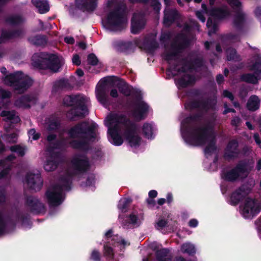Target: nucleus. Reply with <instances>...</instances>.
I'll return each instance as SVG.
<instances>
[{
	"mask_svg": "<svg viewBox=\"0 0 261 261\" xmlns=\"http://www.w3.org/2000/svg\"><path fill=\"white\" fill-rule=\"evenodd\" d=\"M97 124L92 123L90 125L86 121L79 122L72 126L68 132L71 140L69 144L76 150L87 152L90 149V142L95 141L96 135L95 129Z\"/></svg>",
	"mask_w": 261,
	"mask_h": 261,
	"instance_id": "nucleus-1",
	"label": "nucleus"
},
{
	"mask_svg": "<svg viewBox=\"0 0 261 261\" xmlns=\"http://www.w3.org/2000/svg\"><path fill=\"white\" fill-rule=\"evenodd\" d=\"M201 118L202 115L200 113H195L187 117L182 121V136L187 143H204L207 131L212 130V127L210 125L196 126L192 124L193 122L200 120Z\"/></svg>",
	"mask_w": 261,
	"mask_h": 261,
	"instance_id": "nucleus-2",
	"label": "nucleus"
},
{
	"mask_svg": "<svg viewBox=\"0 0 261 261\" xmlns=\"http://www.w3.org/2000/svg\"><path fill=\"white\" fill-rule=\"evenodd\" d=\"M108 119L110 123H121L122 135L130 147L137 148L140 146L141 138L137 133V127L135 122L131 121L125 115L118 113L109 115Z\"/></svg>",
	"mask_w": 261,
	"mask_h": 261,
	"instance_id": "nucleus-3",
	"label": "nucleus"
},
{
	"mask_svg": "<svg viewBox=\"0 0 261 261\" xmlns=\"http://www.w3.org/2000/svg\"><path fill=\"white\" fill-rule=\"evenodd\" d=\"M71 166L72 171H67L59 179L60 181L63 183L64 186L68 191L71 189L73 178L77 175L87 172L90 169V165L87 156L77 155L71 160Z\"/></svg>",
	"mask_w": 261,
	"mask_h": 261,
	"instance_id": "nucleus-4",
	"label": "nucleus"
},
{
	"mask_svg": "<svg viewBox=\"0 0 261 261\" xmlns=\"http://www.w3.org/2000/svg\"><path fill=\"white\" fill-rule=\"evenodd\" d=\"M64 106L71 107L66 113V117L70 121L76 118H84L88 112L85 99L79 94L67 95L63 99Z\"/></svg>",
	"mask_w": 261,
	"mask_h": 261,
	"instance_id": "nucleus-5",
	"label": "nucleus"
},
{
	"mask_svg": "<svg viewBox=\"0 0 261 261\" xmlns=\"http://www.w3.org/2000/svg\"><path fill=\"white\" fill-rule=\"evenodd\" d=\"M21 71L10 73L6 75L4 79L6 85L13 88L15 92L18 94L24 93L32 85L30 79L24 78Z\"/></svg>",
	"mask_w": 261,
	"mask_h": 261,
	"instance_id": "nucleus-6",
	"label": "nucleus"
},
{
	"mask_svg": "<svg viewBox=\"0 0 261 261\" xmlns=\"http://www.w3.org/2000/svg\"><path fill=\"white\" fill-rule=\"evenodd\" d=\"M135 100L128 99L126 101V105L129 108H134L132 111L133 116L138 120L144 119L148 114L149 110V106L143 100L142 93L138 91H135Z\"/></svg>",
	"mask_w": 261,
	"mask_h": 261,
	"instance_id": "nucleus-7",
	"label": "nucleus"
},
{
	"mask_svg": "<svg viewBox=\"0 0 261 261\" xmlns=\"http://www.w3.org/2000/svg\"><path fill=\"white\" fill-rule=\"evenodd\" d=\"M126 6L118 4L115 9L110 12L107 17V23L117 30H122L126 21L125 11Z\"/></svg>",
	"mask_w": 261,
	"mask_h": 261,
	"instance_id": "nucleus-8",
	"label": "nucleus"
},
{
	"mask_svg": "<svg viewBox=\"0 0 261 261\" xmlns=\"http://www.w3.org/2000/svg\"><path fill=\"white\" fill-rule=\"evenodd\" d=\"M62 185L56 184L50 188L48 189L45 193L48 205L50 207H54L61 205L64 200L63 196V190L67 191L64 186L63 183ZM67 191H68L67 190Z\"/></svg>",
	"mask_w": 261,
	"mask_h": 261,
	"instance_id": "nucleus-9",
	"label": "nucleus"
},
{
	"mask_svg": "<svg viewBox=\"0 0 261 261\" xmlns=\"http://www.w3.org/2000/svg\"><path fill=\"white\" fill-rule=\"evenodd\" d=\"M248 163L246 160H240L234 167L229 170L223 171L222 178L226 181L234 182L241 174L247 172Z\"/></svg>",
	"mask_w": 261,
	"mask_h": 261,
	"instance_id": "nucleus-10",
	"label": "nucleus"
},
{
	"mask_svg": "<svg viewBox=\"0 0 261 261\" xmlns=\"http://www.w3.org/2000/svg\"><path fill=\"white\" fill-rule=\"evenodd\" d=\"M149 248L154 252L156 261H172L173 255L171 249L163 248L157 242L151 243Z\"/></svg>",
	"mask_w": 261,
	"mask_h": 261,
	"instance_id": "nucleus-11",
	"label": "nucleus"
},
{
	"mask_svg": "<svg viewBox=\"0 0 261 261\" xmlns=\"http://www.w3.org/2000/svg\"><path fill=\"white\" fill-rule=\"evenodd\" d=\"M217 100L215 98H208L204 99H194L190 101L188 105L190 109H199L205 112L216 109Z\"/></svg>",
	"mask_w": 261,
	"mask_h": 261,
	"instance_id": "nucleus-12",
	"label": "nucleus"
},
{
	"mask_svg": "<svg viewBox=\"0 0 261 261\" xmlns=\"http://www.w3.org/2000/svg\"><path fill=\"white\" fill-rule=\"evenodd\" d=\"M119 81L117 84V87L119 91L125 96H129L130 95L135 98V95L133 94L135 91H138L140 93L141 91L137 89H134L133 87H129L127 83L123 80L115 76H108L103 79L105 84H107L109 82L114 83L115 80Z\"/></svg>",
	"mask_w": 261,
	"mask_h": 261,
	"instance_id": "nucleus-13",
	"label": "nucleus"
},
{
	"mask_svg": "<svg viewBox=\"0 0 261 261\" xmlns=\"http://www.w3.org/2000/svg\"><path fill=\"white\" fill-rule=\"evenodd\" d=\"M261 210V207L255 199L247 198L245 199L243 209V215L245 218H252L257 215Z\"/></svg>",
	"mask_w": 261,
	"mask_h": 261,
	"instance_id": "nucleus-14",
	"label": "nucleus"
},
{
	"mask_svg": "<svg viewBox=\"0 0 261 261\" xmlns=\"http://www.w3.org/2000/svg\"><path fill=\"white\" fill-rule=\"evenodd\" d=\"M25 205L29 209L30 212L33 214H43L46 211L44 204L37 197L31 195L27 196L25 197Z\"/></svg>",
	"mask_w": 261,
	"mask_h": 261,
	"instance_id": "nucleus-15",
	"label": "nucleus"
},
{
	"mask_svg": "<svg viewBox=\"0 0 261 261\" xmlns=\"http://www.w3.org/2000/svg\"><path fill=\"white\" fill-rule=\"evenodd\" d=\"M107 120L108 119L107 118ZM107 126L108 127V133L110 135L113 141V144L116 146H120L122 144L123 140L120 134L121 131V123L118 122H113L110 123V121L108 120Z\"/></svg>",
	"mask_w": 261,
	"mask_h": 261,
	"instance_id": "nucleus-16",
	"label": "nucleus"
},
{
	"mask_svg": "<svg viewBox=\"0 0 261 261\" xmlns=\"http://www.w3.org/2000/svg\"><path fill=\"white\" fill-rule=\"evenodd\" d=\"M241 153L239 142L236 139L230 140L224 150V157L227 160L237 159Z\"/></svg>",
	"mask_w": 261,
	"mask_h": 261,
	"instance_id": "nucleus-17",
	"label": "nucleus"
},
{
	"mask_svg": "<svg viewBox=\"0 0 261 261\" xmlns=\"http://www.w3.org/2000/svg\"><path fill=\"white\" fill-rule=\"evenodd\" d=\"M26 184L28 188L35 192L39 191L43 186V179L40 174L28 173L25 176Z\"/></svg>",
	"mask_w": 261,
	"mask_h": 261,
	"instance_id": "nucleus-18",
	"label": "nucleus"
},
{
	"mask_svg": "<svg viewBox=\"0 0 261 261\" xmlns=\"http://www.w3.org/2000/svg\"><path fill=\"white\" fill-rule=\"evenodd\" d=\"M208 142L207 145L205 146L204 151L205 154H211L213 152L217 149L216 146V137L213 132V128L212 127V130H210L207 131V135L205 141L204 143L197 144H189V145L198 146H203Z\"/></svg>",
	"mask_w": 261,
	"mask_h": 261,
	"instance_id": "nucleus-19",
	"label": "nucleus"
},
{
	"mask_svg": "<svg viewBox=\"0 0 261 261\" xmlns=\"http://www.w3.org/2000/svg\"><path fill=\"white\" fill-rule=\"evenodd\" d=\"M249 192V190L247 186L241 185L231 193L230 197L231 204L232 205L238 204Z\"/></svg>",
	"mask_w": 261,
	"mask_h": 261,
	"instance_id": "nucleus-20",
	"label": "nucleus"
},
{
	"mask_svg": "<svg viewBox=\"0 0 261 261\" xmlns=\"http://www.w3.org/2000/svg\"><path fill=\"white\" fill-rule=\"evenodd\" d=\"M177 39H180L181 41L177 43L176 40H175L171 44V48L172 53L176 54V56L178 57L179 54L181 53L182 51L188 47L189 45V41L183 34H179L176 36Z\"/></svg>",
	"mask_w": 261,
	"mask_h": 261,
	"instance_id": "nucleus-21",
	"label": "nucleus"
},
{
	"mask_svg": "<svg viewBox=\"0 0 261 261\" xmlns=\"http://www.w3.org/2000/svg\"><path fill=\"white\" fill-rule=\"evenodd\" d=\"M180 18V14L175 8H165L164 10L163 23L170 26Z\"/></svg>",
	"mask_w": 261,
	"mask_h": 261,
	"instance_id": "nucleus-22",
	"label": "nucleus"
},
{
	"mask_svg": "<svg viewBox=\"0 0 261 261\" xmlns=\"http://www.w3.org/2000/svg\"><path fill=\"white\" fill-rule=\"evenodd\" d=\"M37 99L32 95L24 94L17 99L14 102L15 106L19 108L30 109L32 105L37 103Z\"/></svg>",
	"mask_w": 261,
	"mask_h": 261,
	"instance_id": "nucleus-23",
	"label": "nucleus"
},
{
	"mask_svg": "<svg viewBox=\"0 0 261 261\" xmlns=\"http://www.w3.org/2000/svg\"><path fill=\"white\" fill-rule=\"evenodd\" d=\"M145 21L143 16L134 13L131 19V33L138 34L140 31L144 29Z\"/></svg>",
	"mask_w": 261,
	"mask_h": 261,
	"instance_id": "nucleus-24",
	"label": "nucleus"
},
{
	"mask_svg": "<svg viewBox=\"0 0 261 261\" xmlns=\"http://www.w3.org/2000/svg\"><path fill=\"white\" fill-rule=\"evenodd\" d=\"M22 30L21 29L11 31L3 29L0 36V44L5 43L10 39L18 38L22 35Z\"/></svg>",
	"mask_w": 261,
	"mask_h": 261,
	"instance_id": "nucleus-25",
	"label": "nucleus"
},
{
	"mask_svg": "<svg viewBox=\"0 0 261 261\" xmlns=\"http://www.w3.org/2000/svg\"><path fill=\"white\" fill-rule=\"evenodd\" d=\"M48 69L53 72H58L62 66V59L55 54L48 57Z\"/></svg>",
	"mask_w": 261,
	"mask_h": 261,
	"instance_id": "nucleus-26",
	"label": "nucleus"
},
{
	"mask_svg": "<svg viewBox=\"0 0 261 261\" xmlns=\"http://www.w3.org/2000/svg\"><path fill=\"white\" fill-rule=\"evenodd\" d=\"M28 40L31 44L36 47H44L47 44L48 38L45 35L37 34L29 37Z\"/></svg>",
	"mask_w": 261,
	"mask_h": 261,
	"instance_id": "nucleus-27",
	"label": "nucleus"
},
{
	"mask_svg": "<svg viewBox=\"0 0 261 261\" xmlns=\"http://www.w3.org/2000/svg\"><path fill=\"white\" fill-rule=\"evenodd\" d=\"M57 155L56 153L52 154L47 158L44 164V169L45 171L51 172L57 168L59 165V161Z\"/></svg>",
	"mask_w": 261,
	"mask_h": 261,
	"instance_id": "nucleus-28",
	"label": "nucleus"
},
{
	"mask_svg": "<svg viewBox=\"0 0 261 261\" xmlns=\"http://www.w3.org/2000/svg\"><path fill=\"white\" fill-rule=\"evenodd\" d=\"M96 93L97 98L101 103L105 105L108 102V90L105 85H101L97 88Z\"/></svg>",
	"mask_w": 261,
	"mask_h": 261,
	"instance_id": "nucleus-29",
	"label": "nucleus"
},
{
	"mask_svg": "<svg viewBox=\"0 0 261 261\" xmlns=\"http://www.w3.org/2000/svg\"><path fill=\"white\" fill-rule=\"evenodd\" d=\"M245 22V14L242 12H238L233 21V27L239 31L243 30Z\"/></svg>",
	"mask_w": 261,
	"mask_h": 261,
	"instance_id": "nucleus-30",
	"label": "nucleus"
},
{
	"mask_svg": "<svg viewBox=\"0 0 261 261\" xmlns=\"http://www.w3.org/2000/svg\"><path fill=\"white\" fill-rule=\"evenodd\" d=\"M31 2L39 13L44 14L49 11V6L46 0H32Z\"/></svg>",
	"mask_w": 261,
	"mask_h": 261,
	"instance_id": "nucleus-31",
	"label": "nucleus"
},
{
	"mask_svg": "<svg viewBox=\"0 0 261 261\" xmlns=\"http://www.w3.org/2000/svg\"><path fill=\"white\" fill-rule=\"evenodd\" d=\"M196 80L194 75L185 74L182 76L177 81L178 85L182 88H185L190 85L194 84Z\"/></svg>",
	"mask_w": 261,
	"mask_h": 261,
	"instance_id": "nucleus-32",
	"label": "nucleus"
},
{
	"mask_svg": "<svg viewBox=\"0 0 261 261\" xmlns=\"http://www.w3.org/2000/svg\"><path fill=\"white\" fill-rule=\"evenodd\" d=\"M240 79L241 82L255 85L258 83L260 77L253 72V73H243L240 75Z\"/></svg>",
	"mask_w": 261,
	"mask_h": 261,
	"instance_id": "nucleus-33",
	"label": "nucleus"
},
{
	"mask_svg": "<svg viewBox=\"0 0 261 261\" xmlns=\"http://www.w3.org/2000/svg\"><path fill=\"white\" fill-rule=\"evenodd\" d=\"M209 14L216 19H221L228 16L229 12L221 8H214L210 11Z\"/></svg>",
	"mask_w": 261,
	"mask_h": 261,
	"instance_id": "nucleus-34",
	"label": "nucleus"
},
{
	"mask_svg": "<svg viewBox=\"0 0 261 261\" xmlns=\"http://www.w3.org/2000/svg\"><path fill=\"white\" fill-rule=\"evenodd\" d=\"M1 116L6 117V121H10L12 123L16 124L21 120L18 116L16 115L14 111H3L1 113Z\"/></svg>",
	"mask_w": 261,
	"mask_h": 261,
	"instance_id": "nucleus-35",
	"label": "nucleus"
},
{
	"mask_svg": "<svg viewBox=\"0 0 261 261\" xmlns=\"http://www.w3.org/2000/svg\"><path fill=\"white\" fill-rule=\"evenodd\" d=\"M260 106V99L256 95H252L250 97L247 102L246 107L247 109L252 112L258 110Z\"/></svg>",
	"mask_w": 261,
	"mask_h": 261,
	"instance_id": "nucleus-36",
	"label": "nucleus"
},
{
	"mask_svg": "<svg viewBox=\"0 0 261 261\" xmlns=\"http://www.w3.org/2000/svg\"><path fill=\"white\" fill-rule=\"evenodd\" d=\"M48 58H43L40 57L33 59V65L40 69H48Z\"/></svg>",
	"mask_w": 261,
	"mask_h": 261,
	"instance_id": "nucleus-37",
	"label": "nucleus"
},
{
	"mask_svg": "<svg viewBox=\"0 0 261 261\" xmlns=\"http://www.w3.org/2000/svg\"><path fill=\"white\" fill-rule=\"evenodd\" d=\"M72 86L68 79H62L56 81L53 86V89L55 91L63 89H71Z\"/></svg>",
	"mask_w": 261,
	"mask_h": 261,
	"instance_id": "nucleus-38",
	"label": "nucleus"
},
{
	"mask_svg": "<svg viewBox=\"0 0 261 261\" xmlns=\"http://www.w3.org/2000/svg\"><path fill=\"white\" fill-rule=\"evenodd\" d=\"M226 53L227 60L228 61L239 62L241 60V56L238 54L237 50L233 47L227 48Z\"/></svg>",
	"mask_w": 261,
	"mask_h": 261,
	"instance_id": "nucleus-39",
	"label": "nucleus"
},
{
	"mask_svg": "<svg viewBox=\"0 0 261 261\" xmlns=\"http://www.w3.org/2000/svg\"><path fill=\"white\" fill-rule=\"evenodd\" d=\"M102 254L107 259L112 260L114 259L115 256L114 250L112 246H110L109 242L104 243Z\"/></svg>",
	"mask_w": 261,
	"mask_h": 261,
	"instance_id": "nucleus-40",
	"label": "nucleus"
},
{
	"mask_svg": "<svg viewBox=\"0 0 261 261\" xmlns=\"http://www.w3.org/2000/svg\"><path fill=\"white\" fill-rule=\"evenodd\" d=\"M87 1L88 0L81 1V4L82 7L88 12L94 11L97 6V0H89V2H88Z\"/></svg>",
	"mask_w": 261,
	"mask_h": 261,
	"instance_id": "nucleus-41",
	"label": "nucleus"
},
{
	"mask_svg": "<svg viewBox=\"0 0 261 261\" xmlns=\"http://www.w3.org/2000/svg\"><path fill=\"white\" fill-rule=\"evenodd\" d=\"M106 242H109L110 246L114 247L118 246L121 245L124 246L127 243L125 240L119 236L118 234L114 235L110 241H106Z\"/></svg>",
	"mask_w": 261,
	"mask_h": 261,
	"instance_id": "nucleus-42",
	"label": "nucleus"
},
{
	"mask_svg": "<svg viewBox=\"0 0 261 261\" xmlns=\"http://www.w3.org/2000/svg\"><path fill=\"white\" fill-rule=\"evenodd\" d=\"M118 46L120 51L127 53L133 50L135 48V45L131 41L121 42L118 43Z\"/></svg>",
	"mask_w": 261,
	"mask_h": 261,
	"instance_id": "nucleus-43",
	"label": "nucleus"
},
{
	"mask_svg": "<svg viewBox=\"0 0 261 261\" xmlns=\"http://www.w3.org/2000/svg\"><path fill=\"white\" fill-rule=\"evenodd\" d=\"M142 132L146 138H152L153 135V126L152 124L147 122L144 123L142 126Z\"/></svg>",
	"mask_w": 261,
	"mask_h": 261,
	"instance_id": "nucleus-44",
	"label": "nucleus"
},
{
	"mask_svg": "<svg viewBox=\"0 0 261 261\" xmlns=\"http://www.w3.org/2000/svg\"><path fill=\"white\" fill-rule=\"evenodd\" d=\"M189 70L195 69L196 68H201L203 66L204 61L202 58H196L192 61H188Z\"/></svg>",
	"mask_w": 261,
	"mask_h": 261,
	"instance_id": "nucleus-45",
	"label": "nucleus"
},
{
	"mask_svg": "<svg viewBox=\"0 0 261 261\" xmlns=\"http://www.w3.org/2000/svg\"><path fill=\"white\" fill-rule=\"evenodd\" d=\"M6 23L12 25H17L23 22L21 16L19 15L10 16L5 19Z\"/></svg>",
	"mask_w": 261,
	"mask_h": 261,
	"instance_id": "nucleus-46",
	"label": "nucleus"
},
{
	"mask_svg": "<svg viewBox=\"0 0 261 261\" xmlns=\"http://www.w3.org/2000/svg\"><path fill=\"white\" fill-rule=\"evenodd\" d=\"M181 250L184 253L190 255H194L196 252L195 246L190 243H185L181 246Z\"/></svg>",
	"mask_w": 261,
	"mask_h": 261,
	"instance_id": "nucleus-47",
	"label": "nucleus"
},
{
	"mask_svg": "<svg viewBox=\"0 0 261 261\" xmlns=\"http://www.w3.org/2000/svg\"><path fill=\"white\" fill-rule=\"evenodd\" d=\"M181 61L184 62L182 66L179 68H177L178 64H175L174 65L173 70L174 71H176L178 72L186 73L187 71V67H188V69H189L188 61H187L185 58H182L181 59Z\"/></svg>",
	"mask_w": 261,
	"mask_h": 261,
	"instance_id": "nucleus-48",
	"label": "nucleus"
},
{
	"mask_svg": "<svg viewBox=\"0 0 261 261\" xmlns=\"http://www.w3.org/2000/svg\"><path fill=\"white\" fill-rule=\"evenodd\" d=\"M227 2L232 9L236 12L241 11L242 3L239 0H227Z\"/></svg>",
	"mask_w": 261,
	"mask_h": 261,
	"instance_id": "nucleus-49",
	"label": "nucleus"
},
{
	"mask_svg": "<svg viewBox=\"0 0 261 261\" xmlns=\"http://www.w3.org/2000/svg\"><path fill=\"white\" fill-rule=\"evenodd\" d=\"M9 149L12 152L17 153L19 156L22 157L25 155V148L20 145H15L10 147Z\"/></svg>",
	"mask_w": 261,
	"mask_h": 261,
	"instance_id": "nucleus-50",
	"label": "nucleus"
},
{
	"mask_svg": "<svg viewBox=\"0 0 261 261\" xmlns=\"http://www.w3.org/2000/svg\"><path fill=\"white\" fill-rule=\"evenodd\" d=\"M145 45L149 50H154L159 47L158 43L154 39L147 40L145 42Z\"/></svg>",
	"mask_w": 261,
	"mask_h": 261,
	"instance_id": "nucleus-51",
	"label": "nucleus"
},
{
	"mask_svg": "<svg viewBox=\"0 0 261 261\" xmlns=\"http://www.w3.org/2000/svg\"><path fill=\"white\" fill-rule=\"evenodd\" d=\"M131 202L132 200L130 198H126L123 200H120L118 204V207L122 212H125Z\"/></svg>",
	"mask_w": 261,
	"mask_h": 261,
	"instance_id": "nucleus-52",
	"label": "nucleus"
},
{
	"mask_svg": "<svg viewBox=\"0 0 261 261\" xmlns=\"http://www.w3.org/2000/svg\"><path fill=\"white\" fill-rule=\"evenodd\" d=\"M18 135L16 133L6 134L4 135V138L10 143H16L17 141Z\"/></svg>",
	"mask_w": 261,
	"mask_h": 261,
	"instance_id": "nucleus-53",
	"label": "nucleus"
},
{
	"mask_svg": "<svg viewBox=\"0 0 261 261\" xmlns=\"http://www.w3.org/2000/svg\"><path fill=\"white\" fill-rule=\"evenodd\" d=\"M138 217L137 215L133 214H130L127 219L124 221V225H128L129 224H132L134 225L137 224Z\"/></svg>",
	"mask_w": 261,
	"mask_h": 261,
	"instance_id": "nucleus-54",
	"label": "nucleus"
},
{
	"mask_svg": "<svg viewBox=\"0 0 261 261\" xmlns=\"http://www.w3.org/2000/svg\"><path fill=\"white\" fill-rule=\"evenodd\" d=\"M99 60L94 53H91L87 56V62L92 66H96L98 64Z\"/></svg>",
	"mask_w": 261,
	"mask_h": 261,
	"instance_id": "nucleus-55",
	"label": "nucleus"
},
{
	"mask_svg": "<svg viewBox=\"0 0 261 261\" xmlns=\"http://www.w3.org/2000/svg\"><path fill=\"white\" fill-rule=\"evenodd\" d=\"M250 70L253 71L257 75L261 74V62H254L250 67Z\"/></svg>",
	"mask_w": 261,
	"mask_h": 261,
	"instance_id": "nucleus-56",
	"label": "nucleus"
},
{
	"mask_svg": "<svg viewBox=\"0 0 261 261\" xmlns=\"http://www.w3.org/2000/svg\"><path fill=\"white\" fill-rule=\"evenodd\" d=\"M225 38L226 40L230 41L232 42H238L240 41V36L239 34L234 33H229L225 35Z\"/></svg>",
	"mask_w": 261,
	"mask_h": 261,
	"instance_id": "nucleus-57",
	"label": "nucleus"
},
{
	"mask_svg": "<svg viewBox=\"0 0 261 261\" xmlns=\"http://www.w3.org/2000/svg\"><path fill=\"white\" fill-rule=\"evenodd\" d=\"M150 6L156 13H160L162 5L159 0H151Z\"/></svg>",
	"mask_w": 261,
	"mask_h": 261,
	"instance_id": "nucleus-58",
	"label": "nucleus"
},
{
	"mask_svg": "<svg viewBox=\"0 0 261 261\" xmlns=\"http://www.w3.org/2000/svg\"><path fill=\"white\" fill-rule=\"evenodd\" d=\"M16 218L20 221L22 224H28L29 222V215L21 214L19 212L16 213Z\"/></svg>",
	"mask_w": 261,
	"mask_h": 261,
	"instance_id": "nucleus-59",
	"label": "nucleus"
},
{
	"mask_svg": "<svg viewBox=\"0 0 261 261\" xmlns=\"http://www.w3.org/2000/svg\"><path fill=\"white\" fill-rule=\"evenodd\" d=\"M90 259L93 261H100L101 253L97 249H94L90 255Z\"/></svg>",
	"mask_w": 261,
	"mask_h": 261,
	"instance_id": "nucleus-60",
	"label": "nucleus"
},
{
	"mask_svg": "<svg viewBox=\"0 0 261 261\" xmlns=\"http://www.w3.org/2000/svg\"><path fill=\"white\" fill-rule=\"evenodd\" d=\"M7 227V223L4 218L3 214L0 212V236L3 234Z\"/></svg>",
	"mask_w": 261,
	"mask_h": 261,
	"instance_id": "nucleus-61",
	"label": "nucleus"
},
{
	"mask_svg": "<svg viewBox=\"0 0 261 261\" xmlns=\"http://www.w3.org/2000/svg\"><path fill=\"white\" fill-rule=\"evenodd\" d=\"M164 59L167 62H169L172 60L177 61L178 57L176 56V54L174 53L170 52L167 53L164 55Z\"/></svg>",
	"mask_w": 261,
	"mask_h": 261,
	"instance_id": "nucleus-62",
	"label": "nucleus"
},
{
	"mask_svg": "<svg viewBox=\"0 0 261 261\" xmlns=\"http://www.w3.org/2000/svg\"><path fill=\"white\" fill-rule=\"evenodd\" d=\"M12 170V166L8 165L0 171V179L6 177Z\"/></svg>",
	"mask_w": 261,
	"mask_h": 261,
	"instance_id": "nucleus-63",
	"label": "nucleus"
},
{
	"mask_svg": "<svg viewBox=\"0 0 261 261\" xmlns=\"http://www.w3.org/2000/svg\"><path fill=\"white\" fill-rule=\"evenodd\" d=\"M12 93L10 91L0 89V97L2 99H5L7 98H10L11 97Z\"/></svg>",
	"mask_w": 261,
	"mask_h": 261,
	"instance_id": "nucleus-64",
	"label": "nucleus"
}]
</instances>
